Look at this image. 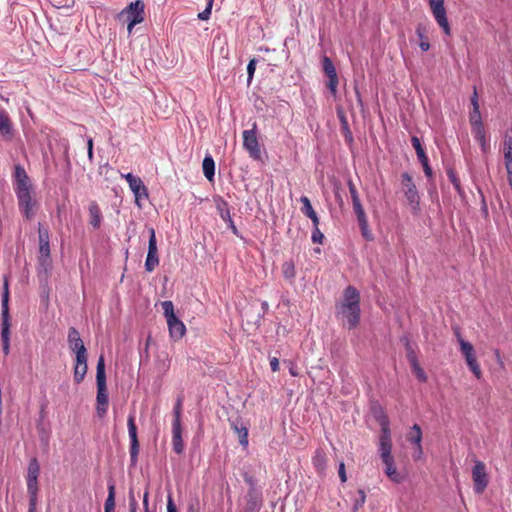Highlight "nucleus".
Listing matches in <instances>:
<instances>
[{
	"label": "nucleus",
	"instance_id": "22",
	"mask_svg": "<svg viewBox=\"0 0 512 512\" xmlns=\"http://www.w3.org/2000/svg\"><path fill=\"white\" fill-rule=\"evenodd\" d=\"M170 336L175 339H181L186 333V327L177 317L167 320Z\"/></svg>",
	"mask_w": 512,
	"mask_h": 512
},
{
	"label": "nucleus",
	"instance_id": "57",
	"mask_svg": "<svg viewBox=\"0 0 512 512\" xmlns=\"http://www.w3.org/2000/svg\"><path fill=\"white\" fill-rule=\"evenodd\" d=\"M92 149H93V141H92V139H90L88 141V156L90 159H92V157H93Z\"/></svg>",
	"mask_w": 512,
	"mask_h": 512
},
{
	"label": "nucleus",
	"instance_id": "56",
	"mask_svg": "<svg viewBox=\"0 0 512 512\" xmlns=\"http://www.w3.org/2000/svg\"><path fill=\"white\" fill-rule=\"evenodd\" d=\"M148 495H149L148 491H145L144 496H143V504H144L145 511L149 510Z\"/></svg>",
	"mask_w": 512,
	"mask_h": 512
},
{
	"label": "nucleus",
	"instance_id": "25",
	"mask_svg": "<svg viewBox=\"0 0 512 512\" xmlns=\"http://www.w3.org/2000/svg\"><path fill=\"white\" fill-rule=\"evenodd\" d=\"M173 448L174 451L178 454L182 453L184 445L181 437V427L179 421H177L174 425L173 430Z\"/></svg>",
	"mask_w": 512,
	"mask_h": 512
},
{
	"label": "nucleus",
	"instance_id": "13",
	"mask_svg": "<svg viewBox=\"0 0 512 512\" xmlns=\"http://www.w3.org/2000/svg\"><path fill=\"white\" fill-rule=\"evenodd\" d=\"M39 470H40L39 464L34 459L33 461H31L29 468H28V481H27L28 491L31 494V504L32 505L34 504V502L36 500V496H37V492H38L37 479H38V475H39Z\"/></svg>",
	"mask_w": 512,
	"mask_h": 512
},
{
	"label": "nucleus",
	"instance_id": "54",
	"mask_svg": "<svg viewBox=\"0 0 512 512\" xmlns=\"http://www.w3.org/2000/svg\"><path fill=\"white\" fill-rule=\"evenodd\" d=\"M3 352L5 355H8L10 352V341H2Z\"/></svg>",
	"mask_w": 512,
	"mask_h": 512
},
{
	"label": "nucleus",
	"instance_id": "44",
	"mask_svg": "<svg viewBox=\"0 0 512 512\" xmlns=\"http://www.w3.org/2000/svg\"><path fill=\"white\" fill-rule=\"evenodd\" d=\"M255 69H256V60L252 59L250 61V63L248 64V67H247L248 82H250L252 80L254 72H255Z\"/></svg>",
	"mask_w": 512,
	"mask_h": 512
},
{
	"label": "nucleus",
	"instance_id": "32",
	"mask_svg": "<svg viewBox=\"0 0 512 512\" xmlns=\"http://www.w3.org/2000/svg\"><path fill=\"white\" fill-rule=\"evenodd\" d=\"M161 306L163 308L164 315L167 320L176 317V315L174 313V306L171 301H164L161 303Z\"/></svg>",
	"mask_w": 512,
	"mask_h": 512
},
{
	"label": "nucleus",
	"instance_id": "33",
	"mask_svg": "<svg viewBox=\"0 0 512 512\" xmlns=\"http://www.w3.org/2000/svg\"><path fill=\"white\" fill-rule=\"evenodd\" d=\"M323 67L327 77H333L335 74H337L332 61L328 57L323 59Z\"/></svg>",
	"mask_w": 512,
	"mask_h": 512
},
{
	"label": "nucleus",
	"instance_id": "29",
	"mask_svg": "<svg viewBox=\"0 0 512 512\" xmlns=\"http://www.w3.org/2000/svg\"><path fill=\"white\" fill-rule=\"evenodd\" d=\"M0 133L3 136L11 135V122L6 113L0 111Z\"/></svg>",
	"mask_w": 512,
	"mask_h": 512
},
{
	"label": "nucleus",
	"instance_id": "47",
	"mask_svg": "<svg viewBox=\"0 0 512 512\" xmlns=\"http://www.w3.org/2000/svg\"><path fill=\"white\" fill-rule=\"evenodd\" d=\"M471 105H472V109L477 110L480 108L479 102H478V94H477L476 89H474L473 96L471 97Z\"/></svg>",
	"mask_w": 512,
	"mask_h": 512
},
{
	"label": "nucleus",
	"instance_id": "30",
	"mask_svg": "<svg viewBox=\"0 0 512 512\" xmlns=\"http://www.w3.org/2000/svg\"><path fill=\"white\" fill-rule=\"evenodd\" d=\"M203 171L205 176L211 181L214 175V161L212 158L206 157L204 159Z\"/></svg>",
	"mask_w": 512,
	"mask_h": 512
},
{
	"label": "nucleus",
	"instance_id": "7",
	"mask_svg": "<svg viewBox=\"0 0 512 512\" xmlns=\"http://www.w3.org/2000/svg\"><path fill=\"white\" fill-rule=\"evenodd\" d=\"M256 128L257 125L254 123L251 130H245L243 132V146L252 158L259 159L261 156V149L256 136Z\"/></svg>",
	"mask_w": 512,
	"mask_h": 512
},
{
	"label": "nucleus",
	"instance_id": "27",
	"mask_svg": "<svg viewBox=\"0 0 512 512\" xmlns=\"http://www.w3.org/2000/svg\"><path fill=\"white\" fill-rule=\"evenodd\" d=\"M90 214V223L95 228L98 229L101 224V213L97 204L92 203L89 207Z\"/></svg>",
	"mask_w": 512,
	"mask_h": 512
},
{
	"label": "nucleus",
	"instance_id": "37",
	"mask_svg": "<svg viewBox=\"0 0 512 512\" xmlns=\"http://www.w3.org/2000/svg\"><path fill=\"white\" fill-rule=\"evenodd\" d=\"M469 122H470V125H477V124H480V123H483V120H482V116H481V113H480V108L475 110V109H472L471 112L469 113Z\"/></svg>",
	"mask_w": 512,
	"mask_h": 512
},
{
	"label": "nucleus",
	"instance_id": "10",
	"mask_svg": "<svg viewBox=\"0 0 512 512\" xmlns=\"http://www.w3.org/2000/svg\"><path fill=\"white\" fill-rule=\"evenodd\" d=\"M379 446H380V457L382 459L392 458V439L391 433L387 422L382 424L381 434L379 438Z\"/></svg>",
	"mask_w": 512,
	"mask_h": 512
},
{
	"label": "nucleus",
	"instance_id": "60",
	"mask_svg": "<svg viewBox=\"0 0 512 512\" xmlns=\"http://www.w3.org/2000/svg\"><path fill=\"white\" fill-rule=\"evenodd\" d=\"M135 25H136V24H132V21H129L128 26H127V30H128V33H129V34L132 32V29H133V27H134Z\"/></svg>",
	"mask_w": 512,
	"mask_h": 512
},
{
	"label": "nucleus",
	"instance_id": "23",
	"mask_svg": "<svg viewBox=\"0 0 512 512\" xmlns=\"http://www.w3.org/2000/svg\"><path fill=\"white\" fill-rule=\"evenodd\" d=\"M472 132L480 144V147L484 153L488 150V142H487V135H486V129L484 126V123L475 124L471 126Z\"/></svg>",
	"mask_w": 512,
	"mask_h": 512
},
{
	"label": "nucleus",
	"instance_id": "50",
	"mask_svg": "<svg viewBox=\"0 0 512 512\" xmlns=\"http://www.w3.org/2000/svg\"><path fill=\"white\" fill-rule=\"evenodd\" d=\"M1 340L10 341V329L1 328Z\"/></svg>",
	"mask_w": 512,
	"mask_h": 512
},
{
	"label": "nucleus",
	"instance_id": "9",
	"mask_svg": "<svg viewBox=\"0 0 512 512\" xmlns=\"http://www.w3.org/2000/svg\"><path fill=\"white\" fill-rule=\"evenodd\" d=\"M143 14L144 3L137 0L120 13V18L126 17L127 20L132 21V24H139L144 20Z\"/></svg>",
	"mask_w": 512,
	"mask_h": 512
},
{
	"label": "nucleus",
	"instance_id": "4",
	"mask_svg": "<svg viewBox=\"0 0 512 512\" xmlns=\"http://www.w3.org/2000/svg\"><path fill=\"white\" fill-rule=\"evenodd\" d=\"M459 344H460V350L465 358V361L471 370V372L476 376V378H481L482 372L480 369V366L477 362L476 352L473 347V345L467 341H465L463 338H458Z\"/></svg>",
	"mask_w": 512,
	"mask_h": 512
},
{
	"label": "nucleus",
	"instance_id": "31",
	"mask_svg": "<svg viewBox=\"0 0 512 512\" xmlns=\"http://www.w3.org/2000/svg\"><path fill=\"white\" fill-rule=\"evenodd\" d=\"M115 510V488L109 487V495L105 502V512H114Z\"/></svg>",
	"mask_w": 512,
	"mask_h": 512
},
{
	"label": "nucleus",
	"instance_id": "17",
	"mask_svg": "<svg viewBox=\"0 0 512 512\" xmlns=\"http://www.w3.org/2000/svg\"><path fill=\"white\" fill-rule=\"evenodd\" d=\"M385 466L384 472L386 476L394 483H401L404 480V475L398 471L394 457L382 459Z\"/></svg>",
	"mask_w": 512,
	"mask_h": 512
},
{
	"label": "nucleus",
	"instance_id": "45",
	"mask_svg": "<svg viewBox=\"0 0 512 512\" xmlns=\"http://www.w3.org/2000/svg\"><path fill=\"white\" fill-rule=\"evenodd\" d=\"M148 248H157L155 231L153 228L150 229V238H149V247Z\"/></svg>",
	"mask_w": 512,
	"mask_h": 512
},
{
	"label": "nucleus",
	"instance_id": "6",
	"mask_svg": "<svg viewBox=\"0 0 512 512\" xmlns=\"http://www.w3.org/2000/svg\"><path fill=\"white\" fill-rule=\"evenodd\" d=\"M349 190H350V194H351V198H352V202H353V208L357 215L362 234L364 237L368 238L367 218H366L364 209L360 203V199H359L357 190L355 188V185L351 181H349Z\"/></svg>",
	"mask_w": 512,
	"mask_h": 512
},
{
	"label": "nucleus",
	"instance_id": "21",
	"mask_svg": "<svg viewBox=\"0 0 512 512\" xmlns=\"http://www.w3.org/2000/svg\"><path fill=\"white\" fill-rule=\"evenodd\" d=\"M407 440L417 446L415 458H420L423 450L421 446L422 431L419 425L415 424L407 433Z\"/></svg>",
	"mask_w": 512,
	"mask_h": 512
},
{
	"label": "nucleus",
	"instance_id": "46",
	"mask_svg": "<svg viewBox=\"0 0 512 512\" xmlns=\"http://www.w3.org/2000/svg\"><path fill=\"white\" fill-rule=\"evenodd\" d=\"M301 201L303 203V212L304 213H307L313 209L312 205L307 197H302Z\"/></svg>",
	"mask_w": 512,
	"mask_h": 512
},
{
	"label": "nucleus",
	"instance_id": "8",
	"mask_svg": "<svg viewBox=\"0 0 512 512\" xmlns=\"http://www.w3.org/2000/svg\"><path fill=\"white\" fill-rule=\"evenodd\" d=\"M39 254L40 264L45 269L50 267L51 259L48 231L42 228H39Z\"/></svg>",
	"mask_w": 512,
	"mask_h": 512
},
{
	"label": "nucleus",
	"instance_id": "53",
	"mask_svg": "<svg viewBox=\"0 0 512 512\" xmlns=\"http://www.w3.org/2000/svg\"><path fill=\"white\" fill-rule=\"evenodd\" d=\"M167 512H177L176 506L174 505L171 497L168 499Z\"/></svg>",
	"mask_w": 512,
	"mask_h": 512
},
{
	"label": "nucleus",
	"instance_id": "63",
	"mask_svg": "<svg viewBox=\"0 0 512 512\" xmlns=\"http://www.w3.org/2000/svg\"><path fill=\"white\" fill-rule=\"evenodd\" d=\"M145 512H151V511H150V510H147V511H145Z\"/></svg>",
	"mask_w": 512,
	"mask_h": 512
},
{
	"label": "nucleus",
	"instance_id": "34",
	"mask_svg": "<svg viewBox=\"0 0 512 512\" xmlns=\"http://www.w3.org/2000/svg\"><path fill=\"white\" fill-rule=\"evenodd\" d=\"M282 271L287 279L295 277V266L292 262H285L282 266Z\"/></svg>",
	"mask_w": 512,
	"mask_h": 512
},
{
	"label": "nucleus",
	"instance_id": "41",
	"mask_svg": "<svg viewBox=\"0 0 512 512\" xmlns=\"http://www.w3.org/2000/svg\"><path fill=\"white\" fill-rule=\"evenodd\" d=\"M358 495H359V498H357L353 504L354 511H357L359 508H361L366 500V495L363 490H359Z\"/></svg>",
	"mask_w": 512,
	"mask_h": 512
},
{
	"label": "nucleus",
	"instance_id": "1",
	"mask_svg": "<svg viewBox=\"0 0 512 512\" xmlns=\"http://www.w3.org/2000/svg\"><path fill=\"white\" fill-rule=\"evenodd\" d=\"M339 313L347 321L349 329L358 326L360 322V293L353 286H348L342 295Z\"/></svg>",
	"mask_w": 512,
	"mask_h": 512
},
{
	"label": "nucleus",
	"instance_id": "2",
	"mask_svg": "<svg viewBox=\"0 0 512 512\" xmlns=\"http://www.w3.org/2000/svg\"><path fill=\"white\" fill-rule=\"evenodd\" d=\"M97 413L102 417L107 410L108 393L106 387L105 364L103 356H100L97 364Z\"/></svg>",
	"mask_w": 512,
	"mask_h": 512
},
{
	"label": "nucleus",
	"instance_id": "62",
	"mask_svg": "<svg viewBox=\"0 0 512 512\" xmlns=\"http://www.w3.org/2000/svg\"><path fill=\"white\" fill-rule=\"evenodd\" d=\"M231 227H232V230L234 233H236V227L234 226V224L231 222Z\"/></svg>",
	"mask_w": 512,
	"mask_h": 512
},
{
	"label": "nucleus",
	"instance_id": "59",
	"mask_svg": "<svg viewBox=\"0 0 512 512\" xmlns=\"http://www.w3.org/2000/svg\"><path fill=\"white\" fill-rule=\"evenodd\" d=\"M305 214H306L310 219H311V218H315V216H316V213H315V211H314L313 209H312L311 211H309V212L305 213Z\"/></svg>",
	"mask_w": 512,
	"mask_h": 512
},
{
	"label": "nucleus",
	"instance_id": "19",
	"mask_svg": "<svg viewBox=\"0 0 512 512\" xmlns=\"http://www.w3.org/2000/svg\"><path fill=\"white\" fill-rule=\"evenodd\" d=\"M20 207L23 209L24 214L27 218H30L34 213V207L36 201L33 199L30 192L18 194Z\"/></svg>",
	"mask_w": 512,
	"mask_h": 512
},
{
	"label": "nucleus",
	"instance_id": "55",
	"mask_svg": "<svg viewBox=\"0 0 512 512\" xmlns=\"http://www.w3.org/2000/svg\"><path fill=\"white\" fill-rule=\"evenodd\" d=\"M338 115H339V118H340V120L342 122L343 127L346 128L347 127V121H346V118H345V116H344V114H343L341 109L338 110Z\"/></svg>",
	"mask_w": 512,
	"mask_h": 512
},
{
	"label": "nucleus",
	"instance_id": "28",
	"mask_svg": "<svg viewBox=\"0 0 512 512\" xmlns=\"http://www.w3.org/2000/svg\"><path fill=\"white\" fill-rule=\"evenodd\" d=\"M416 34L419 38V46L423 51H428L430 48L429 39L426 36V29L422 25H419L416 29Z\"/></svg>",
	"mask_w": 512,
	"mask_h": 512
},
{
	"label": "nucleus",
	"instance_id": "16",
	"mask_svg": "<svg viewBox=\"0 0 512 512\" xmlns=\"http://www.w3.org/2000/svg\"><path fill=\"white\" fill-rule=\"evenodd\" d=\"M69 348L77 355H87L86 348L75 328H70L68 333Z\"/></svg>",
	"mask_w": 512,
	"mask_h": 512
},
{
	"label": "nucleus",
	"instance_id": "18",
	"mask_svg": "<svg viewBox=\"0 0 512 512\" xmlns=\"http://www.w3.org/2000/svg\"><path fill=\"white\" fill-rule=\"evenodd\" d=\"M9 291H8V282L7 280L4 283V293L2 298V323L1 328L10 329L11 327V319L9 314Z\"/></svg>",
	"mask_w": 512,
	"mask_h": 512
},
{
	"label": "nucleus",
	"instance_id": "35",
	"mask_svg": "<svg viewBox=\"0 0 512 512\" xmlns=\"http://www.w3.org/2000/svg\"><path fill=\"white\" fill-rule=\"evenodd\" d=\"M138 453H139V441H138V439L131 440L130 456H131V463H132V465L136 464Z\"/></svg>",
	"mask_w": 512,
	"mask_h": 512
},
{
	"label": "nucleus",
	"instance_id": "5",
	"mask_svg": "<svg viewBox=\"0 0 512 512\" xmlns=\"http://www.w3.org/2000/svg\"><path fill=\"white\" fill-rule=\"evenodd\" d=\"M430 10L446 35L451 34V28L446 16V9L444 7V0H428Z\"/></svg>",
	"mask_w": 512,
	"mask_h": 512
},
{
	"label": "nucleus",
	"instance_id": "12",
	"mask_svg": "<svg viewBox=\"0 0 512 512\" xmlns=\"http://www.w3.org/2000/svg\"><path fill=\"white\" fill-rule=\"evenodd\" d=\"M127 182L129 183V186L131 188V190L134 192L135 194V203L136 205L141 208L142 207V204H141V199L144 197V198H147L148 197V190L147 188L145 187V185L143 184L142 180L139 178V177H136L132 174H127L125 176Z\"/></svg>",
	"mask_w": 512,
	"mask_h": 512
},
{
	"label": "nucleus",
	"instance_id": "52",
	"mask_svg": "<svg viewBox=\"0 0 512 512\" xmlns=\"http://www.w3.org/2000/svg\"><path fill=\"white\" fill-rule=\"evenodd\" d=\"M270 366L273 372L278 371L279 369V360L277 358H272L270 361Z\"/></svg>",
	"mask_w": 512,
	"mask_h": 512
},
{
	"label": "nucleus",
	"instance_id": "58",
	"mask_svg": "<svg viewBox=\"0 0 512 512\" xmlns=\"http://www.w3.org/2000/svg\"><path fill=\"white\" fill-rule=\"evenodd\" d=\"M130 500H131V509H130V512H136V502H135V499L133 496L130 497Z\"/></svg>",
	"mask_w": 512,
	"mask_h": 512
},
{
	"label": "nucleus",
	"instance_id": "36",
	"mask_svg": "<svg viewBox=\"0 0 512 512\" xmlns=\"http://www.w3.org/2000/svg\"><path fill=\"white\" fill-rule=\"evenodd\" d=\"M411 141H412L413 147L416 150L418 159L419 160H425V158H427V157H426L425 152H424V150H423V148H422V146L420 144L419 139L414 136V137H412Z\"/></svg>",
	"mask_w": 512,
	"mask_h": 512
},
{
	"label": "nucleus",
	"instance_id": "61",
	"mask_svg": "<svg viewBox=\"0 0 512 512\" xmlns=\"http://www.w3.org/2000/svg\"><path fill=\"white\" fill-rule=\"evenodd\" d=\"M311 220L313 221L315 228H318L319 219L317 215L315 216V218H311Z\"/></svg>",
	"mask_w": 512,
	"mask_h": 512
},
{
	"label": "nucleus",
	"instance_id": "15",
	"mask_svg": "<svg viewBox=\"0 0 512 512\" xmlns=\"http://www.w3.org/2000/svg\"><path fill=\"white\" fill-rule=\"evenodd\" d=\"M15 179L17 194L30 192L32 187L31 181L25 170L20 166L15 167Z\"/></svg>",
	"mask_w": 512,
	"mask_h": 512
},
{
	"label": "nucleus",
	"instance_id": "20",
	"mask_svg": "<svg viewBox=\"0 0 512 512\" xmlns=\"http://www.w3.org/2000/svg\"><path fill=\"white\" fill-rule=\"evenodd\" d=\"M87 355H77L74 368V381L79 384L84 380L87 373Z\"/></svg>",
	"mask_w": 512,
	"mask_h": 512
},
{
	"label": "nucleus",
	"instance_id": "26",
	"mask_svg": "<svg viewBox=\"0 0 512 512\" xmlns=\"http://www.w3.org/2000/svg\"><path fill=\"white\" fill-rule=\"evenodd\" d=\"M159 264L158 248H148L147 259L145 262L146 270L151 272Z\"/></svg>",
	"mask_w": 512,
	"mask_h": 512
},
{
	"label": "nucleus",
	"instance_id": "24",
	"mask_svg": "<svg viewBox=\"0 0 512 512\" xmlns=\"http://www.w3.org/2000/svg\"><path fill=\"white\" fill-rule=\"evenodd\" d=\"M260 505V496L257 491L252 487L247 494V504L245 512H256Z\"/></svg>",
	"mask_w": 512,
	"mask_h": 512
},
{
	"label": "nucleus",
	"instance_id": "43",
	"mask_svg": "<svg viewBox=\"0 0 512 512\" xmlns=\"http://www.w3.org/2000/svg\"><path fill=\"white\" fill-rule=\"evenodd\" d=\"M213 1L214 0H209L208 1V6H207L206 10L203 11L202 13H199L198 17L201 20H207L209 18V15H210V12H211V9H212V5H213Z\"/></svg>",
	"mask_w": 512,
	"mask_h": 512
},
{
	"label": "nucleus",
	"instance_id": "3",
	"mask_svg": "<svg viewBox=\"0 0 512 512\" xmlns=\"http://www.w3.org/2000/svg\"><path fill=\"white\" fill-rule=\"evenodd\" d=\"M401 189L411 210L413 212H417L419 210L420 197L416 186L412 181V177L408 173H404L402 175Z\"/></svg>",
	"mask_w": 512,
	"mask_h": 512
},
{
	"label": "nucleus",
	"instance_id": "11",
	"mask_svg": "<svg viewBox=\"0 0 512 512\" xmlns=\"http://www.w3.org/2000/svg\"><path fill=\"white\" fill-rule=\"evenodd\" d=\"M472 478L474 482L475 491L482 493L488 484V476L486 473V467L483 462L476 461L475 466L472 470Z\"/></svg>",
	"mask_w": 512,
	"mask_h": 512
},
{
	"label": "nucleus",
	"instance_id": "40",
	"mask_svg": "<svg viewBox=\"0 0 512 512\" xmlns=\"http://www.w3.org/2000/svg\"><path fill=\"white\" fill-rule=\"evenodd\" d=\"M128 429H129V436L131 440L138 439L137 437V428L134 422V417H129L128 419Z\"/></svg>",
	"mask_w": 512,
	"mask_h": 512
},
{
	"label": "nucleus",
	"instance_id": "48",
	"mask_svg": "<svg viewBox=\"0 0 512 512\" xmlns=\"http://www.w3.org/2000/svg\"><path fill=\"white\" fill-rule=\"evenodd\" d=\"M422 166H423V169H424V172L425 174L428 176V177H431L432 175V170L428 164V159L425 158V160H420Z\"/></svg>",
	"mask_w": 512,
	"mask_h": 512
},
{
	"label": "nucleus",
	"instance_id": "38",
	"mask_svg": "<svg viewBox=\"0 0 512 512\" xmlns=\"http://www.w3.org/2000/svg\"><path fill=\"white\" fill-rule=\"evenodd\" d=\"M413 372L415 376L422 382H425L427 380V376L423 369L419 366V364L416 361L412 362Z\"/></svg>",
	"mask_w": 512,
	"mask_h": 512
},
{
	"label": "nucleus",
	"instance_id": "42",
	"mask_svg": "<svg viewBox=\"0 0 512 512\" xmlns=\"http://www.w3.org/2000/svg\"><path fill=\"white\" fill-rule=\"evenodd\" d=\"M328 78H329L328 88L335 95L337 92V85H338L337 74H335V76H333V77H328Z\"/></svg>",
	"mask_w": 512,
	"mask_h": 512
},
{
	"label": "nucleus",
	"instance_id": "49",
	"mask_svg": "<svg viewBox=\"0 0 512 512\" xmlns=\"http://www.w3.org/2000/svg\"><path fill=\"white\" fill-rule=\"evenodd\" d=\"M323 234L320 232L319 228H315V231L312 235V240L314 242L322 243Z\"/></svg>",
	"mask_w": 512,
	"mask_h": 512
},
{
	"label": "nucleus",
	"instance_id": "51",
	"mask_svg": "<svg viewBox=\"0 0 512 512\" xmlns=\"http://www.w3.org/2000/svg\"><path fill=\"white\" fill-rule=\"evenodd\" d=\"M339 477H340L342 482H345L347 480L344 463L340 464V467H339Z\"/></svg>",
	"mask_w": 512,
	"mask_h": 512
},
{
	"label": "nucleus",
	"instance_id": "39",
	"mask_svg": "<svg viewBox=\"0 0 512 512\" xmlns=\"http://www.w3.org/2000/svg\"><path fill=\"white\" fill-rule=\"evenodd\" d=\"M235 430L237 431V433L239 435V441H240L241 445H243L244 447L247 446V444H248L247 428L246 427H242V428L235 427Z\"/></svg>",
	"mask_w": 512,
	"mask_h": 512
},
{
	"label": "nucleus",
	"instance_id": "14",
	"mask_svg": "<svg viewBox=\"0 0 512 512\" xmlns=\"http://www.w3.org/2000/svg\"><path fill=\"white\" fill-rule=\"evenodd\" d=\"M503 154L508 182L512 188V130L505 136L503 143Z\"/></svg>",
	"mask_w": 512,
	"mask_h": 512
}]
</instances>
